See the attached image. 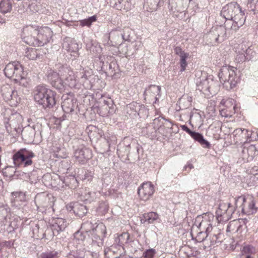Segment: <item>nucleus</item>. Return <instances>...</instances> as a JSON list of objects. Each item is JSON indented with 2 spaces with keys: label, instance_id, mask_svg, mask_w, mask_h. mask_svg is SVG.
<instances>
[{
  "label": "nucleus",
  "instance_id": "79ce46f5",
  "mask_svg": "<svg viewBox=\"0 0 258 258\" xmlns=\"http://www.w3.org/2000/svg\"><path fill=\"white\" fill-rule=\"evenodd\" d=\"M239 160L240 162H250L249 160L248 153L246 148V144H244V145L240 147Z\"/></svg>",
  "mask_w": 258,
  "mask_h": 258
},
{
  "label": "nucleus",
  "instance_id": "aec40b11",
  "mask_svg": "<svg viewBox=\"0 0 258 258\" xmlns=\"http://www.w3.org/2000/svg\"><path fill=\"white\" fill-rule=\"evenodd\" d=\"M38 38L39 46H42L48 43L52 36V31L48 27H39L38 26Z\"/></svg>",
  "mask_w": 258,
  "mask_h": 258
},
{
  "label": "nucleus",
  "instance_id": "0eeeda50",
  "mask_svg": "<svg viewBox=\"0 0 258 258\" xmlns=\"http://www.w3.org/2000/svg\"><path fill=\"white\" fill-rule=\"evenodd\" d=\"M4 73L7 78L13 79L16 82L25 78L23 68L18 61H13L6 65Z\"/></svg>",
  "mask_w": 258,
  "mask_h": 258
},
{
  "label": "nucleus",
  "instance_id": "bf43d9fd",
  "mask_svg": "<svg viewBox=\"0 0 258 258\" xmlns=\"http://www.w3.org/2000/svg\"><path fill=\"white\" fill-rule=\"evenodd\" d=\"M138 110L139 111L138 112L137 116H139L140 117L148 116V109L144 105L140 104V109Z\"/></svg>",
  "mask_w": 258,
  "mask_h": 258
},
{
  "label": "nucleus",
  "instance_id": "6ab92c4d",
  "mask_svg": "<svg viewBox=\"0 0 258 258\" xmlns=\"http://www.w3.org/2000/svg\"><path fill=\"white\" fill-rule=\"evenodd\" d=\"M252 132L247 129L236 128L232 133V136L235 143L240 142L246 144L247 141L252 140L250 139Z\"/></svg>",
  "mask_w": 258,
  "mask_h": 258
},
{
  "label": "nucleus",
  "instance_id": "a19ab883",
  "mask_svg": "<svg viewBox=\"0 0 258 258\" xmlns=\"http://www.w3.org/2000/svg\"><path fill=\"white\" fill-rule=\"evenodd\" d=\"M87 213V209L86 206L76 202V207L74 214L79 217L84 216Z\"/></svg>",
  "mask_w": 258,
  "mask_h": 258
},
{
  "label": "nucleus",
  "instance_id": "3c124183",
  "mask_svg": "<svg viewBox=\"0 0 258 258\" xmlns=\"http://www.w3.org/2000/svg\"><path fill=\"white\" fill-rule=\"evenodd\" d=\"M16 172V168L13 166H7L3 170L4 175L7 177H12Z\"/></svg>",
  "mask_w": 258,
  "mask_h": 258
},
{
  "label": "nucleus",
  "instance_id": "a211bd4d",
  "mask_svg": "<svg viewBox=\"0 0 258 258\" xmlns=\"http://www.w3.org/2000/svg\"><path fill=\"white\" fill-rule=\"evenodd\" d=\"M11 204L13 207L20 209L27 204L25 192L14 191L11 194Z\"/></svg>",
  "mask_w": 258,
  "mask_h": 258
},
{
  "label": "nucleus",
  "instance_id": "09e8293b",
  "mask_svg": "<svg viewBox=\"0 0 258 258\" xmlns=\"http://www.w3.org/2000/svg\"><path fill=\"white\" fill-rule=\"evenodd\" d=\"M97 20V17L93 15L89 17L87 19L79 20L80 25L81 27L87 26L90 27L93 22H96Z\"/></svg>",
  "mask_w": 258,
  "mask_h": 258
},
{
  "label": "nucleus",
  "instance_id": "f3484780",
  "mask_svg": "<svg viewBox=\"0 0 258 258\" xmlns=\"http://www.w3.org/2000/svg\"><path fill=\"white\" fill-rule=\"evenodd\" d=\"M92 156V151L84 146H80L74 152L76 162L81 164H84Z\"/></svg>",
  "mask_w": 258,
  "mask_h": 258
},
{
  "label": "nucleus",
  "instance_id": "5701e85b",
  "mask_svg": "<svg viewBox=\"0 0 258 258\" xmlns=\"http://www.w3.org/2000/svg\"><path fill=\"white\" fill-rule=\"evenodd\" d=\"M68 223L66 219L57 218L52 222L50 227L53 235H58L63 231L67 227Z\"/></svg>",
  "mask_w": 258,
  "mask_h": 258
},
{
  "label": "nucleus",
  "instance_id": "603ef678",
  "mask_svg": "<svg viewBox=\"0 0 258 258\" xmlns=\"http://www.w3.org/2000/svg\"><path fill=\"white\" fill-rule=\"evenodd\" d=\"M188 56H189L188 53L180 56L179 64H180V71L181 72H184L185 70L186 67L187 66V63L186 62V59L188 57Z\"/></svg>",
  "mask_w": 258,
  "mask_h": 258
},
{
  "label": "nucleus",
  "instance_id": "de8ad7c7",
  "mask_svg": "<svg viewBox=\"0 0 258 258\" xmlns=\"http://www.w3.org/2000/svg\"><path fill=\"white\" fill-rule=\"evenodd\" d=\"M227 30H232L231 29H226V27L224 26V28L222 27H220L218 29L217 31L218 36L216 38V41L217 42H220L225 40L226 37V31Z\"/></svg>",
  "mask_w": 258,
  "mask_h": 258
},
{
  "label": "nucleus",
  "instance_id": "8fccbe9b",
  "mask_svg": "<svg viewBox=\"0 0 258 258\" xmlns=\"http://www.w3.org/2000/svg\"><path fill=\"white\" fill-rule=\"evenodd\" d=\"M115 31L111 32L109 35H106L104 38V44L107 46H114L117 45L118 43L113 41L110 40V38L114 35H115Z\"/></svg>",
  "mask_w": 258,
  "mask_h": 258
},
{
  "label": "nucleus",
  "instance_id": "7ed1b4c3",
  "mask_svg": "<svg viewBox=\"0 0 258 258\" xmlns=\"http://www.w3.org/2000/svg\"><path fill=\"white\" fill-rule=\"evenodd\" d=\"M34 95L36 102L44 109L52 108L56 104V92L46 86H37Z\"/></svg>",
  "mask_w": 258,
  "mask_h": 258
},
{
  "label": "nucleus",
  "instance_id": "c85d7f7f",
  "mask_svg": "<svg viewBox=\"0 0 258 258\" xmlns=\"http://www.w3.org/2000/svg\"><path fill=\"white\" fill-rule=\"evenodd\" d=\"M30 9L34 12H37L39 14H43L47 15H50L51 14L50 7L46 4H38L30 6Z\"/></svg>",
  "mask_w": 258,
  "mask_h": 258
},
{
  "label": "nucleus",
  "instance_id": "0e129e2a",
  "mask_svg": "<svg viewBox=\"0 0 258 258\" xmlns=\"http://www.w3.org/2000/svg\"><path fill=\"white\" fill-rule=\"evenodd\" d=\"M74 239L76 241H83L85 238V235L83 233V231L82 230L78 231L74 233Z\"/></svg>",
  "mask_w": 258,
  "mask_h": 258
},
{
  "label": "nucleus",
  "instance_id": "e433bc0d",
  "mask_svg": "<svg viewBox=\"0 0 258 258\" xmlns=\"http://www.w3.org/2000/svg\"><path fill=\"white\" fill-rule=\"evenodd\" d=\"M12 10V3L11 0H2L0 2V13L5 14L10 13Z\"/></svg>",
  "mask_w": 258,
  "mask_h": 258
},
{
  "label": "nucleus",
  "instance_id": "9b49d317",
  "mask_svg": "<svg viewBox=\"0 0 258 258\" xmlns=\"http://www.w3.org/2000/svg\"><path fill=\"white\" fill-rule=\"evenodd\" d=\"M214 219V216L212 214L198 216L195 220L192 228L196 226L200 230L210 233L213 229Z\"/></svg>",
  "mask_w": 258,
  "mask_h": 258
},
{
  "label": "nucleus",
  "instance_id": "7c9ffc66",
  "mask_svg": "<svg viewBox=\"0 0 258 258\" xmlns=\"http://www.w3.org/2000/svg\"><path fill=\"white\" fill-rule=\"evenodd\" d=\"M86 49L94 55L99 54L102 52V47L99 43L95 40H90L86 43Z\"/></svg>",
  "mask_w": 258,
  "mask_h": 258
},
{
  "label": "nucleus",
  "instance_id": "49530a36",
  "mask_svg": "<svg viewBox=\"0 0 258 258\" xmlns=\"http://www.w3.org/2000/svg\"><path fill=\"white\" fill-rule=\"evenodd\" d=\"M59 252L55 250H47L40 254L38 258H58Z\"/></svg>",
  "mask_w": 258,
  "mask_h": 258
},
{
  "label": "nucleus",
  "instance_id": "052dcab7",
  "mask_svg": "<svg viewBox=\"0 0 258 258\" xmlns=\"http://www.w3.org/2000/svg\"><path fill=\"white\" fill-rule=\"evenodd\" d=\"M209 233L206 232L203 230H200V232H198L197 235L196 236V240L198 242H201L204 241L206 238L208 237V234Z\"/></svg>",
  "mask_w": 258,
  "mask_h": 258
},
{
  "label": "nucleus",
  "instance_id": "58836bf2",
  "mask_svg": "<svg viewBox=\"0 0 258 258\" xmlns=\"http://www.w3.org/2000/svg\"><path fill=\"white\" fill-rule=\"evenodd\" d=\"M210 81L209 89L207 91L206 95H214L216 94L219 90L220 86L218 82L214 81L213 79V76H211V80Z\"/></svg>",
  "mask_w": 258,
  "mask_h": 258
},
{
  "label": "nucleus",
  "instance_id": "473e14b6",
  "mask_svg": "<svg viewBox=\"0 0 258 258\" xmlns=\"http://www.w3.org/2000/svg\"><path fill=\"white\" fill-rule=\"evenodd\" d=\"M100 195V192L98 191H89L86 190L85 195H81L80 199L83 201L91 203L98 199Z\"/></svg>",
  "mask_w": 258,
  "mask_h": 258
},
{
  "label": "nucleus",
  "instance_id": "680f3d73",
  "mask_svg": "<svg viewBox=\"0 0 258 258\" xmlns=\"http://www.w3.org/2000/svg\"><path fill=\"white\" fill-rule=\"evenodd\" d=\"M156 253L155 249L150 248L146 250L143 254V258H154Z\"/></svg>",
  "mask_w": 258,
  "mask_h": 258
},
{
  "label": "nucleus",
  "instance_id": "4d7b16f0",
  "mask_svg": "<svg viewBox=\"0 0 258 258\" xmlns=\"http://www.w3.org/2000/svg\"><path fill=\"white\" fill-rule=\"evenodd\" d=\"M254 248L251 245H246L243 247L242 252L246 258H251L250 254L254 252Z\"/></svg>",
  "mask_w": 258,
  "mask_h": 258
},
{
  "label": "nucleus",
  "instance_id": "338daca9",
  "mask_svg": "<svg viewBox=\"0 0 258 258\" xmlns=\"http://www.w3.org/2000/svg\"><path fill=\"white\" fill-rule=\"evenodd\" d=\"M174 51L176 55H178L179 56L187 53V52H185L183 50H182L181 47L178 46L174 47Z\"/></svg>",
  "mask_w": 258,
  "mask_h": 258
},
{
  "label": "nucleus",
  "instance_id": "5fc2aeb1",
  "mask_svg": "<svg viewBox=\"0 0 258 258\" xmlns=\"http://www.w3.org/2000/svg\"><path fill=\"white\" fill-rule=\"evenodd\" d=\"M108 210V204L105 202H101L97 209V211L99 214L104 215Z\"/></svg>",
  "mask_w": 258,
  "mask_h": 258
},
{
  "label": "nucleus",
  "instance_id": "4c0bfd02",
  "mask_svg": "<svg viewBox=\"0 0 258 258\" xmlns=\"http://www.w3.org/2000/svg\"><path fill=\"white\" fill-rule=\"evenodd\" d=\"M140 104L133 102L129 104L126 107L127 113L132 117H137L138 112L139 111Z\"/></svg>",
  "mask_w": 258,
  "mask_h": 258
},
{
  "label": "nucleus",
  "instance_id": "412c9836",
  "mask_svg": "<svg viewBox=\"0 0 258 258\" xmlns=\"http://www.w3.org/2000/svg\"><path fill=\"white\" fill-rule=\"evenodd\" d=\"M154 188L151 182L143 183L138 188V194L143 201H147L153 194Z\"/></svg>",
  "mask_w": 258,
  "mask_h": 258
},
{
  "label": "nucleus",
  "instance_id": "a18cd8bd",
  "mask_svg": "<svg viewBox=\"0 0 258 258\" xmlns=\"http://www.w3.org/2000/svg\"><path fill=\"white\" fill-rule=\"evenodd\" d=\"M246 148L248 153L249 160L251 161L254 158L258 155V149L254 145H249L246 143Z\"/></svg>",
  "mask_w": 258,
  "mask_h": 258
},
{
  "label": "nucleus",
  "instance_id": "69168bd1",
  "mask_svg": "<svg viewBox=\"0 0 258 258\" xmlns=\"http://www.w3.org/2000/svg\"><path fill=\"white\" fill-rule=\"evenodd\" d=\"M10 97L12 100H15L17 102H18V100H20V98H18V93L17 91L15 90L10 89L9 92Z\"/></svg>",
  "mask_w": 258,
  "mask_h": 258
},
{
  "label": "nucleus",
  "instance_id": "b1692460",
  "mask_svg": "<svg viewBox=\"0 0 258 258\" xmlns=\"http://www.w3.org/2000/svg\"><path fill=\"white\" fill-rule=\"evenodd\" d=\"M130 236L128 232H123L120 234H117L114 237V241L112 247H115V249H119L121 247L124 249V245L131 242Z\"/></svg>",
  "mask_w": 258,
  "mask_h": 258
},
{
  "label": "nucleus",
  "instance_id": "f03ea898",
  "mask_svg": "<svg viewBox=\"0 0 258 258\" xmlns=\"http://www.w3.org/2000/svg\"><path fill=\"white\" fill-rule=\"evenodd\" d=\"M220 16L225 20L226 28L231 29L234 31L242 26L246 19L244 11H242L240 6L234 2L224 6L220 12Z\"/></svg>",
  "mask_w": 258,
  "mask_h": 258
},
{
  "label": "nucleus",
  "instance_id": "e2e57ef3",
  "mask_svg": "<svg viewBox=\"0 0 258 258\" xmlns=\"http://www.w3.org/2000/svg\"><path fill=\"white\" fill-rule=\"evenodd\" d=\"M131 30L127 28L126 29L123 34L121 35V38L125 41H131L132 37L131 36Z\"/></svg>",
  "mask_w": 258,
  "mask_h": 258
},
{
  "label": "nucleus",
  "instance_id": "39448f33",
  "mask_svg": "<svg viewBox=\"0 0 258 258\" xmlns=\"http://www.w3.org/2000/svg\"><path fill=\"white\" fill-rule=\"evenodd\" d=\"M236 71V68L229 66H223L220 69L218 77L226 90L232 89L237 84L239 79Z\"/></svg>",
  "mask_w": 258,
  "mask_h": 258
},
{
  "label": "nucleus",
  "instance_id": "ea45409f",
  "mask_svg": "<svg viewBox=\"0 0 258 258\" xmlns=\"http://www.w3.org/2000/svg\"><path fill=\"white\" fill-rule=\"evenodd\" d=\"M20 221V220H19L18 219H15L12 221H10V220H9V223L6 226H3L2 229L6 230L8 233H12L18 228L19 226V222Z\"/></svg>",
  "mask_w": 258,
  "mask_h": 258
},
{
  "label": "nucleus",
  "instance_id": "f257e3e1",
  "mask_svg": "<svg viewBox=\"0 0 258 258\" xmlns=\"http://www.w3.org/2000/svg\"><path fill=\"white\" fill-rule=\"evenodd\" d=\"M60 74L64 78L66 83L71 89L79 90L83 87L86 89H91L92 84L90 78L92 71L90 69L83 68L79 72H75L69 66L62 67Z\"/></svg>",
  "mask_w": 258,
  "mask_h": 258
},
{
  "label": "nucleus",
  "instance_id": "72a5a7b5",
  "mask_svg": "<svg viewBox=\"0 0 258 258\" xmlns=\"http://www.w3.org/2000/svg\"><path fill=\"white\" fill-rule=\"evenodd\" d=\"M191 137L196 141L199 142L203 147L205 148H210L211 147L210 143L205 140L202 134L193 131L190 135Z\"/></svg>",
  "mask_w": 258,
  "mask_h": 258
},
{
  "label": "nucleus",
  "instance_id": "6e6d98bb",
  "mask_svg": "<svg viewBox=\"0 0 258 258\" xmlns=\"http://www.w3.org/2000/svg\"><path fill=\"white\" fill-rule=\"evenodd\" d=\"M25 56L29 59H34L37 57V53L34 49L27 48Z\"/></svg>",
  "mask_w": 258,
  "mask_h": 258
},
{
  "label": "nucleus",
  "instance_id": "20e7f679",
  "mask_svg": "<svg viewBox=\"0 0 258 258\" xmlns=\"http://www.w3.org/2000/svg\"><path fill=\"white\" fill-rule=\"evenodd\" d=\"M230 203H220L218 210L216 211L217 219L219 222L227 221L231 218L235 209L238 207L239 203L244 202L245 197L239 196L237 198H232Z\"/></svg>",
  "mask_w": 258,
  "mask_h": 258
},
{
  "label": "nucleus",
  "instance_id": "c9c22d12",
  "mask_svg": "<svg viewBox=\"0 0 258 258\" xmlns=\"http://www.w3.org/2000/svg\"><path fill=\"white\" fill-rule=\"evenodd\" d=\"M158 218L159 216L157 213L151 212L144 214L141 221L142 223L146 222L148 223H153L154 221H156Z\"/></svg>",
  "mask_w": 258,
  "mask_h": 258
},
{
  "label": "nucleus",
  "instance_id": "c03bdc74",
  "mask_svg": "<svg viewBox=\"0 0 258 258\" xmlns=\"http://www.w3.org/2000/svg\"><path fill=\"white\" fill-rule=\"evenodd\" d=\"M86 132L88 135V137L90 139H93L94 138L95 134L98 132L100 137L102 136V131H99L96 126L94 125H89L86 129Z\"/></svg>",
  "mask_w": 258,
  "mask_h": 258
},
{
  "label": "nucleus",
  "instance_id": "cd10ccee",
  "mask_svg": "<svg viewBox=\"0 0 258 258\" xmlns=\"http://www.w3.org/2000/svg\"><path fill=\"white\" fill-rule=\"evenodd\" d=\"M62 46L64 49L72 52H76L79 49V44L70 37L64 38Z\"/></svg>",
  "mask_w": 258,
  "mask_h": 258
},
{
  "label": "nucleus",
  "instance_id": "4468645a",
  "mask_svg": "<svg viewBox=\"0 0 258 258\" xmlns=\"http://www.w3.org/2000/svg\"><path fill=\"white\" fill-rule=\"evenodd\" d=\"M61 107L66 113H70L74 111L75 108L77 107V99L72 94H66L61 97Z\"/></svg>",
  "mask_w": 258,
  "mask_h": 258
},
{
  "label": "nucleus",
  "instance_id": "6e6552de",
  "mask_svg": "<svg viewBox=\"0 0 258 258\" xmlns=\"http://www.w3.org/2000/svg\"><path fill=\"white\" fill-rule=\"evenodd\" d=\"M38 26L30 25L24 27L21 36L25 43L29 45L38 47Z\"/></svg>",
  "mask_w": 258,
  "mask_h": 258
},
{
  "label": "nucleus",
  "instance_id": "bb28decb",
  "mask_svg": "<svg viewBox=\"0 0 258 258\" xmlns=\"http://www.w3.org/2000/svg\"><path fill=\"white\" fill-rule=\"evenodd\" d=\"M30 226L32 237L36 239H42L45 237V233L43 229L40 227L38 221L31 222Z\"/></svg>",
  "mask_w": 258,
  "mask_h": 258
},
{
  "label": "nucleus",
  "instance_id": "ddd939ff",
  "mask_svg": "<svg viewBox=\"0 0 258 258\" xmlns=\"http://www.w3.org/2000/svg\"><path fill=\"white\" fill-rule=\"evenodd\" d=\"M92 232V239L93 244H96L99 247L102 246L103 244V239L106 234L105 225L102 223L98 224Z\"/></svg>",
  "mask_w": 258,
  "mask_h": 258
},
{
  "label": "nucleus",
  "instance_id": "774afa93",
  "mask_svg": "<svg viewBox=\"0 0 258 258\" xmlns=\"http://www.w3.org/2000/svg\"><path fill=\"white\" fill-rule=\"evenodd\" d=\"M85 258H98V254L97 252L87 250Z\"/></svg>",
  "mask_w": 258,
  "mask_h": 258
},
{
  "label": "nucleus",
  "instance_id": "4be33fe9",
  "mask_svg": "<svg viewBox=\"0 0 258 258\" xmlns=\"http://www.w3.org/2000/svg\"><path fill=\"white\" fill-rule=\"evenodd\" d=\"M115 105L112 100H104V104L98 109L99 114L103 117L112 115L115 113Z\"/></svg>",
  "mask_w": 258,
  "mask_h": 258
},
{
  "label": "nucleus",
  "instance_id": "2f4dec72",
  "mask_svg": "<svg viewBox=\"0 0 258 258\" xmlns=\"http://www.w3.org/2000/svg\"><path fill=\"white\" fill-rule=\"evenodd\" d=\"M10 209L9 208L3 207L0 208V224L1 226H6L10 219Z\"/></svg>",
  "mask_w": 258,
  "mask_h": 258
},
{
  "label": "nucleus",
  "instance_id": "9d476101",
  "mask_svg": "<svg viewBox=\"0 0 258 258\" xmlns=\"http://www.w3.org/2000/svg\"><path fill=\"white\" fill-rule=\"evenodd\" d=\"M34 202L37 210L41 213L45 212L47 209L52 208L54 205V197L46 192L37 194Z\"/></svg>",
  "mask_w": 258,
  "mask_h": 258
},
{
  "label": "nucleus",
  "instance_id": "13d9d810",
  "mask_svg": "<svg viewBox=\"0 0 258 258\" xmlns=\"http://www.w3.org/2000/svg\"><path fill=\"white\" fill-rule=\"evenodd\" d=\"M247 8L251 11L258 10V0H248Z\"/></svg>",
  "mask_w": 258,
  "mask_h": 258
},
{
  "label": "nucleus",
  "instance_id": "864d4df0",
  "mask_svg": "<svg viewBox=\"0 0 258 258\" xmlns=\"http://www.w3.org/2000/svg\"><path fill=\"white\" fill-rule=\"evenodd\" d=\"M81 229L83 232L85 231L86 233H91L95 228L93 227V225L91 222L86 221L82 223Z\"/></svg>",
  "mask_w": 258,
  "mask_h": 258
},
{
  "label": "nucleus",
  "instance_id": "c756f323",
  "mask_svg": "<svg viewBox=\"0 0 258 258\" xmlns=\"http://www.w3.org/2000/svg\"><path fill=\"white\" fill-rule=\"evenodd\" d=\"M245 203H246V199L245 201L242 203H239V206L241 207V211L243 213L247 214H250L254 213L257 211V208L255 207V203L254 200H251L247 203V207H245Z\"/></svg>",
  "mask_w": 258,
  "mask_h": 258
},
{
  "label": "nucleus",
  "instance_id": "393cba45",
  "mask_svg": "<svg viewBox=\"0 0 258 258\" xmlns=\"http://www.w3.org/2000/svg\"><path fill=\"white\" fill-rule=\"evenodd\" d=\"M211 76H207L206 74L197 78L196 79L197 89L200 92H202L205 95H207L209 89L208 87H209V81L211 80Z\"/></svg>",
  "mask_w": 258,
  "mask_h": 258
},
{
  "label": "nucleus",
  "instance_id": "37998d69",
  "mask_svg": "<svg viewBox=\"0 0 258 258\" xmlns=\"http://www.w3.org/2000/svg\"><path fill=\"white\" fill-rule=\"evenodd\" d=\"M87 250L85 248L71 251L68 254L69 258H85Z\"/></svg>",
  "mask_w": 258,
  "mask_h": 258
},
{
  "label": "nucleus",
  "instance_id": "f8f14e48",
  "mask_svg": "<svg viewBox=\"0 0 258 258\" xmlns=\"http://www.w3.org/2000/svg\"><path fill=\"white\" fill-rule=\"evenodd\" d=\"M235 49L236 53L235 59L238 62L249 60L253 58L255 54L250 47H247L244 43L238 44Z\"/></svg>",
  "mask_w": 258,
  "mask_h": 258
},
{
  "label": "nucleus",
  "instance_id": "1a4fd4ad",
  "mask_svg": "<svg viewBox=\"0 0 258 258\" xmlns=\"http://www.w3.org/2000/svg\"><path fill=\"white\" fill-rule=\"evenodd\" d=\"M34 156L35 154L32 151L22 148L14 154L13 162L15 166L23 165L27 167L32 165V158Z\"/></svg>",
  "mask_w": 258,
  "mask_h": 258
},
{
  "label": "nucleus",
  "instance_id": "a878e982",
  "mask_svg": "<svg viewBox=\"0 0 258 258\" xmlns=\"http://www.w3.org/2000/svg\"><path fill=\"white\" fill-rule=\"evenodd\" d=\"M99 60L102 63V68L103 69L105 66L106 67L108 64L109 70L111 72H114L115 73L116 69H117L118 66L114 58L111 56L100 55L99 56Z\"/></svg>",
  "mask_w": 258,
  "mask_h": 258
},
{
  "label": "nucleus",
  "instance_id": "f704fd0d",
  "mask_svg": "<svg viewBox=\"0 0 258 258\" xmlns=\"http://www.w3.org/2000/svg\"><path fill=\"white\" fill-rule=\"evenodd\" d=\"M192 97L188 95H183L178 101L179 110L188 108L191 106Z\"/></svg>",
  "mask_w": 258,
  "mask_h": 258
},
{
  "label": "nucleus",
  "instance_id": "2eb2a0df",
  "mask_svg": "<svg viewBox=\"0 0 258 258\" xmlns=\"http://www.w3.org/2000/svg\"><path fill=\"white\" fill-rule=\"evenodd\" d=\"M161 87L155 85L149 86L144 91V97L146 101H151L155 99L153 103H156L161 96Z\"/></svg>",
  "mask_w": 258,
  "mask_h": 258
},
{
  "label": "nucleus",
  "instance_id": "dca6fc26",
  "mask_svg": "<svg viewBox=\"0 0 258 258\" xmlns=\"http://www.w3.org/2000/svg\"><path fill=\"white\" fill-rule=\"evenodd\" d=\"M54 180H58L57 184L58 188L60 187H68L69 188L75 189L77 188L79 185L78 180L76 177L73 175H69L64 177L56 176Z\"/></svg>",
  "mask_w": 258,
  "mask_h": 258
},
{
  "label": "nucleus",
  "instance_id": "423d86ee",
  "mask_svg": "<svg viewBox=\"0 0 258 258\" xmlns=\"http://www.w3.org/2000/svg\"><path fill=\"white\" fill-rule=\"evenodd\" d=\"M65 67L69 66L67 64L62 65L59 64L56 66L57 69L58 70V73L50 69L48 71L47 74L48 81L54 88L60 91L64 90L65 88L68 87L66 83L64 78L60 74V70L62 67Z\"/></svg>",
  "mask_w": 258,
  "mask_h": 258
}]
</instances>
